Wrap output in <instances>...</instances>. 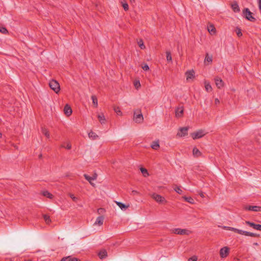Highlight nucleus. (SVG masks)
Listing matches in <instances>:
<instances>
[{
    "label": "nucleus",
    "instance_id": "obj_17",
    "mask_svg": "<svg viewBox=\"0 0 261 261\" xmlns=\"http://www.w3.org/2000/svg\"><path fill=\"white\" fill-rule=\"evenodd\" d=\"M151 147L154 150H157L160 147V144H159V141L156 140L155 141H153L151 144Z\"/></svg>",
    "mask_w": 261,
    "mask_h": 261
},
{
    "label": "nucleus",
    "instance_id": "obj_51",
    "mask_svg": "<svg viewBox=\"0 0 261 261\" xmlns=\"http://www.w3.org/2000/svg\"><path fill=\"white\" fill-rule=\"evenodd\" d=\"M92 178V180H94L96 179L97 178V175L96 174H95L93 176H91Z\"/></svg>",
    "mask_w": 261,
    "mask_h": 261
},
{
    "label": "nucleus",
    "instance_id": "obj_16",
    "mask_svg": "<svg viewBox=\"0 0 261 261\" xmlns=\"http://www.w3.org/2000/svg\"><path fill=\"white\" fill-rule=\"evenodd\" d=\"M117 205L121 208L122 211L126 210L128 207V205H126L121 202L115 201Z\"/></svg>",
    "mask_w": 261,
    "mask_h": 261
},
{
    "label": "nucleus",
    "instance_id": "obj_15",
    "mask_svg": "<svg viewBox=\"0 0 261 261\" xmlns=\"http://www.w3.org/2000/svg\"><path fill=\"white\" fill-rule=\"evenodd\" d=\"M103 217L102 216H99L97 218L95 223L94 225H99L101 226L103 224Z\"/></svg>",
    "mask_w": 261,
    "mask_h": 261
},
{
    "label": "nucleus",
    "instance_id": "obj_48",
    "mask_svg": "<svg viewBox=\"0 0 261 261\" xmlns=\"http://www.w3.org/2000/svg\"><path fill=\"white\" fill-rule=\"evenodd\" d=\"M197 258L196 256H193L189 258L188 261H197Z\"/></svg>",
    "mask_w": 261,
    "mask_h": 261
},
{
    "label": "nucleus",
    "instance_id": "obj_44",
    "mask_svg": "<svg viewBox=\"0 0 261 261\" xmlns=\"http://www.w3.org/2000/svg\"><path fill=\"white\" fill-rule=\"evenodd\" d=\"M142 68L145 71H148L149 70V67L148 65L146 64H145L142 66Z\"/></svg>",
    "mask_w": 261,
    "mask_h": 261
},
{
    "label": "nucleus",
    "instance_id": "obj_47",
    "mask_svg": "<svg viewBox=\"0 0 261 261\" xmlns=\"http://www.w3.org/2000/svg\"><path fill=\"white\" fill-rule=\"evenodd\" d=\"M236 33H237V35L239 37H240V36H241L242 35V33L241 32V30L240 29H237L236 30Z\"/></svg>",
    "mask_w": 261,
    "mask_h": 261
},
{
    "label": "nucleus",
    "instance_id": "obj_29",
    "mask_svg": "<svg viewBox=\"0 0 261 261\" xmlns=\"http://www.w3.org/2000/svg\"><path fill=\"white\" fill-rule=\"evenodd\" d=\"M231 8L233 11L235 12H237L240 11L239 7L238 5L236 3L232 4Z\"/></svg>",
    "mask_w": 261,
    "mask_h": 261
},
{
    "label": "nucleus",
    "instance_id": "obj_41",
    "mask_svg": "<svg viewBox=\"0 0 261 261\" xmlns=\"http://www.w3.org/2000/svg\"><path fill=\"white\" fill-rule=\"evenodd\" d=\"M0 32H1L3 34H7L8 33L7 30L6 29V28L3 27H0Z\"/></svg>",
    "mask_w": 261,
    "mask_h": 261
},
{
    "label": "nucleus",
    "instance_id": "obj_46",
    "mask_svg": "<svg viewBox=\"0 0 261 261\" xmlns=\"http://www.w3.org/2000/svg\"><path fill=\"white\" fill-rule=\"evenodd\" d=\"M252 207H253V206L246 205V206H244V209L245 210H247V211H252Z\"/></svg>",
    "mask_w": 261,
    "mask_h": 261
},
{
    "label": "nucleus",
    "instance_id": "obj_53",
    "mask_svg": "<svg viewBox=\"0 0 261 261\" xmlns=\"http://www.w3.org/2000/svg\"><path fill=\"white\" fill-rule=\"evenodd\" d=\"M222 228L224 229L228 230V228H229V226H222Z\"/></svg>",
    "mask_w": 261,
    "mask_h": 261
},
{
    "label": "nucleus",
    "instance_id": "obj_1",
    "mask_svg": "<svg viewBox=\"0 0 261 261\" xmlns=\"http://www.w3.org/2000/svg\"><path fill=\"white\" fill-rule=\"evenodd\" d=\"M150 196L156 202L160 204H165L167 202L164 197L156 193H153L150 194Z\"/></svg>",
    "mask_w": 261,
    "mask_h": 261
},
{
    "label": "nucleus",
    "instance_id": "obj_34",
    "mask_svg": "<svg viewBox=\"0 0 261 261\" xmlns=\"http://www.w3.org/2000/svg\"><path fill=\"white\" fill-rule=\"evenodd\" d=\"M140 170L144 177H147L149 175V173L145 168H141Z\"/></svg>",
    "mask_w": 261,
    "mask_h": 261
},
{
    "label": "nucleus",
    "instance_id": "obj_9",
    "mask_svg": "<svg viewBox=\"0 0 261 261\" xmlns=\"http://www.w3.org/2000/svg\"><path fill=\"white\" fill-rule=\"evenodd\" d=\"M188 127H184L180 128L179 132L177 134V136L180 137H184L188 134Z\"/></svg>",
    "mask_w": 261,
    "mask_h": 261
},
{
    "label": "nucleus",
    "instance_id": "obj_5",
    "mask_svg": "<svg viewBox=\"0 0 261 261\" xmlns=\"http://www.w3.org/2000/svg\"><path fill=\"white\" fill-rule=\"evenodd\" d=\"M206 133L203 130H199L197 132L191 134V137L194 140L199 139L204 136Z\"/></svg>",
    "mask_w": 261,
    "mask_h": 261
},
{
    "label": "nucleus",
    "instance_id": "obj_54",
    "mask_svg": "<svg viewBox=\"0 0 261 261\" xmlns=\"http://www.w3.org/2000/svg\"><path fill=\"white\" fill-rule=\"evenodd\" d=\"M260 3H261V0H259V8H260V9H261V4H260Z\"/></svg>",
    "mask_w": 261,
    "mask_h": 261
},
{
    "label": "nucleus",
    "instance_id": "obj_50",
    "mask_svg": "<svg viewBox=\"0 0 261 261\" xmlns=\"http://www.w3.org/2000/svg\"><path fill=\"white\" fill-rule=\"evenodd\" d=\"M133 195H137L139 194V192L136 190H133L132 192Z\"/></svg>",
    "mask_w": 261,
    "mask_h": 261
},
{
    "label": "nucleus",
    "instance_id": "obj_20",
    "mask_svg": "<svg viewBox=\"0 0 261 261\" xmlns=\"http://www.w3.org/2000/svg\"><path fill=\"white\" fill-rule=\"evenodd\" d=\"M207 31L211 35H214L216 32V30L213 25H210L207 27Z\"/></svg>",
    "mask_w": 261,
    "mask_h": 261
},
{
    "label": "nucleus",
    "instance_id": "obj_55",
    "mask_svg": "<svg viewBox=\"0 0 261 261\" xmlns=\"http://www.w3.org/2000/svg\"><path fill=\"white\" fill-rule=\"evenodd\" d=\"M200 196H201V197H204V194H203V193H200Z\"/></svg>",
    "mask_w": 261,
    "mask_h": 261
},
{
    "label": "nucleus",
    "instance_id": "obj_8",
    "mask_svg": "<svg viewBox=\"0 0 261 261\" xmlns=\"http://www.w3.org/2000/svg\"><path fill=\"white\" fill-rule=\"evenodd\" d=\"M229 253V248L227 247H224L222 248L220 250V255L221 257H226Z\"/></svg>",
    "mask_w": 261,
    "mask_h": 261
},
{
    "label": "nucleus",
    "instance_id": "obj_31",
    "mask_svg": "<svg viewBox=\"0 0 261 261\" xmlns=\"http://www.w3.org/2000/svg\"><path fill=\"white\" fill-rule=\"evenodd\" d=\"M166 59H167V61L169 62H172V56H171L170 52L167 51H166Z\"/></svg>",
    "mask_w": 261,
    "mask_h": 261
},
{
    "label": "nucleus",
    "instance_id": "obj_18",
    "mask_svg": "<svg viewBox=\"0 0 261 261\" xmlns=\"http://www.w3.org/2000/svg\"><path fill=\"white\" fill-rule=\"evenodd\" d=\"M98 256L100 259L105 258L107 256V252L106 250L103 249L99 251Z\"/></svg>",
    "mask_w": 261,
    "mask_h": 261
},
{
    "label": "nucleus",
    "instance_id": "obj_60",
    "mask_svg": "<svg viewBox=\"0 0 261 261\" xmlns=\"http://www.w3.org/2000/svg\"><path fill=\"white\" fill-rule=\"evenodd\" d=\"M129 1H130V2H134V0H129Z\"/></svg>",
    "mask_w": 261,
    "mask_h": 261
},
{
    "label": "nucleus",
    "instance_id": "obj_45",
    "mask_svg": "<svg viewBox=\"0 0 261 261\" xmlns=\"http://www.w3.org/2000/svg\"><path fill=\"white\" fill-rule=\"evenodd\" d=\"M122 3V6L123 9L125 11H127L128 9V4L126 3Z\"/></svg>",
    "mask_w": 261,
    "mask_h": 261
},
{
    "label": "nucleus",
    "instance_id": "obj_2",
    "mask_svg": "<svg viewBox=\"0 0 261 261\" xmlns=\"http://www.w3.org/2000/svg\"><path fill=\"white\" fill-rule=\"evenodd\" d=\"M134 120L138 123H141L143 121V116L140 110L134 111Z\"/></svg>",
    "mask_w": 261,
    "mask_h": 261
},
{
    "label": "nucleus",
    "instance_id": "obj_43",
    "mask_svg": "<svg viewBox=\"0 0 261 261\" xmlns=\"http://www.w3.org/2000/svg\"><path fill=\"white\" fill-rule=\"evenodd\" d=\"M134 86L136 89H138L140 86L141 84L139 81H136L134 82Z\"/></svg>",
    "mask_w": 261,
    "mask_h": 261
},
{
    "label": "nucleus",
    "instance_id": "obj_30",
    "mask_svg": "<svg viewBox=\"0 0 261 261\" xmlns=\"http://www.w3.org/2000/svg\"><path fill=\"white\" fill-rule=\"evenodd\" d=\"M42 195L44 196L47 197H48V198H49L50 199H51L53 197V195L51 194H50V193H49L47 191H43L42 192Z\"/></svg>",
    "mask_w": 261,
    "mask_h": 261
},
{
    "label": "nucleus",
    "instance_id": "obj_49",
    "mask_svg": "<svg viewBox=\"0 0 261 261\" xmlns=\"http://www.w3.org/2000/svg\"><path fill=\"white\" fill-rule=\"evenodd\" d=\"M68 258V256L64 257L61 259L60 261H67Z\"/></svg>",
    "mask_w": 261,
    "mask_h": 261
},
{
    "label": "nucleus",
    "instance_id": "obj_25",
    "mask_svg": "<svg viewBox=\"0 0 261 261\" xmlns=\"http://www.w3.org/2000/svg\"><path fill=\"white\" fill-rule=\"evenodd\" d=\"M213 61V58L212 56H209L208 54H206V56L204 59V63H205L206 62H207L208 63H212Z\"/></svg>",
    "mask_w": 261,
    "mask_h": 261
},
{
    "label": "nucleus",
    "instance_id": "obj_32",
    "mask_svg": "<svg viewBox=\"0 0 261 261\" xmlns=\"http://www.w3.org/2000/svg\"><path fill=\"white\" fill-rule=\"evenodd\" d=\"M61 147L65 148L67 149H70L71 148V145L69 142H65L61 145Z\"/></svg>",
    "mask_w": 261,
    "mask_h": 261
},
{
    "label": "nucleus",
    "instance_id": "obj_36",
    "mask_svg": "<svg viewBox=\"0 0 261 261\" xmlns=\"http://www.w3.org/2000/svg\"><path fill=\"white\" fill-rule=\"evenodd\" d=\"M174 191L179 194H182V191L181 188L178 186H175L174 188Z\"/></svg>",
    "mask_w": 261,
    "mask_h": 261
},
{
    "label": "nucleus",
    "instance_id": "obj_38",
    "mask_svg": "<svg viewBox=\"0 0 261 261\" xmlns=\"http://www.w3.org/2000/svg\"><path fill=\"white\" fill-rule=\"evenodd\" d=\"M67 261H80V260L76 257H72L71 256H68Z\"/></svg>",
    "mask_w": 261,
    "mask_h": 261
},
{
    "label": "nucleus",
    "instance_id": "obj_22",
    "mask_svg": "<svg viewBox=\"0 0 261 261\" xmlns=\"http://www.w3.org/2000/svg\"><path fill=\"white\" fill-rule=\"evenodd\" d=\"M182 198L184 199L185 201L191 204H194L195 202L194 200L191 197L183 196Z\"/></svg>",
    "mask_w": 261,
    "mask_h": 261
},
{
    "label": "nucleus",
    "instance_id": "obj_6",
    "mask_svg": "<svg viewBox=\"0 0 261 261\" xmlns=\"http://www.w3.org/2000/svg\"><path fill=\"white\" fill-rule=\"evenodd\" d=\"M243 14L246 18L250 21H253L255 19L252 16V13L248 8H246L244 10Z\"/></svg>",
    "mask_w": 261,
    "mask_h": 261
},
{
    "label": "nucleus",
    "instance_id": "obj_19",
    "mask_svg": "<svg viewBox=\"0 0 261 261\" xmlns=\"http://www.w3.org/2000/svg\"><path fill=\"white\" fill-rule=\"evenodd\" d=\"M88 136L91 140H96L98 138V136L96 134L92 131H90L88 133Z\"/></svg>",
    "mask_w": 261,
    "mask_h": 261
},
{
    "label": "nucleus",
    "instance_id": "obj_27",
    "mask_svg": "<svg viewBox=\"0 0 261 261\" xmlns=\"http://www.w3.org/2000/svg\"><path fill=\"white\" fill-rule=\"evenodd\" d=\"M229 230L233 231L235 232L238 233L240 234H242L243 230L239 229L234 227H229L228 228Z\"/></svg>",
    "mask_w": 261,
    "mask_h": 261
},
{
    "label": "nucleus",
    "instance_id": "obj_33",
    "mask_svg": "<svg viewBox=\"0 0 261 261\" xmlns=\"http://www.w3.org/2000/svg\"><path fill=\"white\" fill-rule=\"evenodd\" d=\"M92 102L95 107L98 106V101L96 97L94 95H92L91 97Z\"/></svg>",
    "mask_w": 261,
    "mask_h": 261
},
{
    "label": "nucleus",
    "instance_id": "obj_21",
    "mask_svg": "<svg viewBox=\"0 0 261 261\" xmlns=\"http://www.w3.org/2000/svg\"><path fill=\"white\" fill-rule=\"evenodd\" d=\"M242 235H245L247 236H250V237H259V234H257L256 233L250 232L247 231L243 230Z\"/></svg>",
    "mask_w": 261,
    "mask_h": 261
},
{
    "label": "nucleus",
    "instance_id": "obj_26",
    "mask_svg": "<svg viewBox=\"0 0 261 261\" xmlns=\"http://www.w3.org/2000/svg\"><path fill=\"white\" fill-rule=\"evenodd\" d=\"M42 133L47 138H49L50 135L49 132L45 128H42Z\"/></svg>",
    "mask_w": 261,
    "mask_h": 261
},
{
    "label": "nucleus",
    "instance_id": "obj_59",
    "mask_svg": "<svg viewBox=\"0 0 261 261\" xmlns=\"http://www.w3.org/2000/svg\"><path fill=\"white\" fill-rule=\"evenodd\" d=\"M259 230L261 231V225H260V227H259Z\"/></svg>",
    "mask_w": 261,
    "mask_h": 261
},
{
    "label": "nucleus",
    "instance_id": "obj_52",
    "mask_svg": "<svg viewBox=\"0 0 261 261\" xmlns=\"http://www.w3.org/2000/svg\"><path fill=\"white\" fill-rule=\"evenodd\" d=\"M215 103H216V105H217V104L219 103L220 101H219V100L218 98H216V99H215Z\"/></svg>",
    "mask_w": 261,
    "mask_h": 261
},
{
    "label": "nucleus",
    "instance_id": "obj_23",
    "mask_svg": "<svg viewBox=\"0 0 261 261\" xmlns=\"http://www.w3.org/2000/svg\"><path fill=\"white\" fill-rule=\"evenodd\" d=\"M204 86H205V90L206 91L208 92V91H212V87L209 82H208L207 81H205L204 82Z\"/></svg>",
    "mask_w": 261,
    "mask_h": 261
},
{
    "label": "nucleus",
    "instance_id": "obj_35",
    "mask_svg": "<svg viewBox=\"0 0 261 261\" xmlns=\"http://www.w3.org/2000/svg\"><path fill=\"white\" fill-rule=\"evenodd\" d=\"M252 211L255 212H261V206H253Z\"/></svg>",
    "mask_w": 261,
    "mask_h": 261
},
{
    "label": "nucleus",
    "instance_id": "obj_56",
    "mask_svg": "<svg viewBox=\"0 0 261 261\" xmlns=\"http://www.w3.org/2000/svg\"><path fill=\"white\" fill-rule=\"evenodd\" d=\"M253 245H255V246H258V244L257 243H253Z\"/></svg>",
    "mask_w": 261,
    "mask_h": 261
},
{
    "label": "nucleus",
    "instance_id": "obj_42",
    "mask_svg": "<svg viewBox=\"0 0 261 261\" xmlns=\"http://www.w3.org/2000/svg\"><path fill=\"white\" fill-rule=\"evenodd\" d=\"M69 195L73 201L76 202L78 200V198L75 197L73 194H69Z\"/></svg>",
    "mask_w": 261,
    "mask_h": 261
},
{
    "label": "nucleus",
    "instance_id": "obj_28",
    "mask_svg": "<svg viewBox=\"0 0 261 261\" xmlns=\"http://www.w3.org/2000/svg\"><path fill=\"white\" fill-rule=\"evenodd\" d=\"M114 112L117 114V115L122 116V112L120 110V108L118 107H114L113 108Z\"/></svg>",
    "mask_w": 261,
    "mask_h": 261
},
{
    "label": "nucleus",
    "instance_id": "obj_3",
    "mask_svg": "<svg viewBox=\"0 0 261 261\" xmlns=\"http://www.w3.org/2000/svg\"><path fill=\"white\" fill-rule=\"evenodd\" d=\"M49 86L50 88L54 91V92L56 93H58L60 90V87L59 83L55 80H52L49 82Z\"/></svg>",
    "mask_w": 261,
    "mask_h": 261
},
{
    "label": "nucleus",
    "instance_id": "obj_61",
    "mask_svg": "<svg viewBox=\"0 0 261 261\" xmlns=\"http://www.w3.org/2000/svg\"><path fill=\"white\" fill-rule=\"evenodd\" d=\"M41 156H42V155H41V154H40V155H39V158H41Z\"/></svg>",
    "mask_w": 261,
    "mask_h": 261
},
{
    "label": "nucleus",
    "instance_id": "obj_39",
    "mask_svg": "<svg viewBox=\"0 0 261 261\" xmlns=\"http://www.w3.org/2000/svg\"><path fill=\"white\" fill-rule=\"evenodd\" d=\"M43 217L46 223L49 224L51 220L48 216L44 215Z\"/></svg>",
    "mask_w": 261,
    "mask_h": 261
},
{
    "label": "nucleus",
    "instance_id": "obj_4",
    "mask_svg": "<svg viewBox=\"0 0 261 261\" xmlns=\"http://www.w3.org/2000/svg\"><path fill=\"white\" fill-rule=\"evenodd\" d=\"M171 232L177 234H180V235H189L191 231L187 229H180V228H173L171 230Z\"/></svg>",
    "mask_w": 261,
    "mask_h": 261
},
{
    "label": "nucleus",
    "instance_id": "obj_57",
    "mask_svg": "<svg viewBox=\"0 0 261 261\" xmlns=\"http://www.w3.org/2000/svg\"><path fill=\"white\" fill-rule=\"evenodd\" d=\"M14 147H15L16 149H18V147H17V146H15V145H14Z\"/></svg>",
    "mask_w": 261,
    "mask_h": 261
},
{
    "label": "nucleus",
    "instance_id": "obj_58",
    "mask_svg": "<svg viewBox=\"0 0 261 261\" xmlns=\"http://www.w3.org/2000/svg\"><path fill=\"white\" fill-rule=\"evenodd\" d=\"M2 133H0V138H2Z\"/></svg>",
    "mask_w": 261,
    "mask_h": 261
},
{
    "label": "nucleus",
    "instance_id": "obj_10",
    "mask_svg": "<svg viewBox=\"0 0 261 261\" xmlns=\"http://www.w3.org/2000/svg\"><path fill=\"white\" fill-rule=\"evenodd\" d=\"M214 80L216 85L218 88L220 89L223 87L224 83L220 77L216 76L215 77Z\"/></svg>",
    "mask_w": 261,
    "mask_h": 261
},
{
    "label": "nucleus",
    "instance_id": "obj_37",
    "mask_svg": "<svg viewBox=\"0 0 261 261\" xmlns=\"http://www.w3.org/2000/svg\"><path fill=\"white\" fill-rule=\"evenodd\" d=\"M84 177L90 183L91 185H93V183L92 182L93 180L91 176H90L87 174H84Z\"/></svg>",
    "mask_w": 261,
    "mask_h": 261
},
{
    "label": "nucleus",
    "instance_id": "obj_24",
    "mask_svg": "<svg viewBox=\"0 0 261 261\" xmlns=\"http://www.w3.org/2000/svg\"><path fill=\"white\" fill-rule=\"evenodd\" d=\"M193 154L194 156L198 157L201 155L200 151L196 147L193 149Z\"/></svg>",
    "mask_w": 261,
    "mask_h": 261
},
{
    "label": "nucleus",
    "instance_id": "obj_40",
    "mask_svg": "<svg viewBox=\"0 0 261 261\" xmlns=\"http://www.w3.org/2000/svg\"><path fill=\"white\" fill-rule=\"evenodd\" d=\"M138 44L139 46V47L141 48V49H144L145 48V45H144V43H143V42L142 40H139L138 42Z\"/></svg>",
    "mask_w": 261,
    "mask_h": 261
},
{
    "label": "nucleus",
    "instance_id": "obj_7",
    "mask_svg": "<svg viewBox=\"0 0 261 261\" xmlns=\"http://www.w3.org/2000/svg\"><path fill=\"white\" fill-rule=\"evenodd\" d=\"M186 80L189 82L195 77V72L193 70H188L186 72Z\"/></svg>",
    "mask_w": 261,
    "mask_h": 261
},
{
    "label": "nucleus",
    "instance_id": "obj_11",
    "mask_svg": "<svg viewBox=\"0 0 261 261\" xmlns=\"http://www.w3.org/2000/svg\"><path fill=\"white\" fill-rule=\"evenodd\" d=\"M245 223L247 224L248 225L250 226V227H252L253 228H254L255 230H259V227H260V224H256L253 222H250L249 221H246Z\"/></svg>",
    "mask_w": 261,
    "mask_h": 261
},
{
    "label": "nucleus",
    "instance_id": "obj_12",
    "mask_svg": "<svg viewBox=\"0 0 261 261\" xmlns=\"http://www.w3.org/2000/svg\"><path fill=\"white\" fill-rule=\"evenodd\" d=\"M64 112L66 116H69L72 114V111L71 107L69 105H66L64 107Z\"/></svg>",
    "mask_w": 261,
    "mask_h": 261
},
{
    "label": "nucleus",
    "instance_id": "obj_14",
    "mask_svg": "<svg viewBox=\"0 0 261 261\" xmlns=\"http://www.w3.org/2000/svg\"><path fill=\"white\" fill-rule=\"evenodd\" d=\"M97 118L101 124H104L106 123V119L103 113L98 114Z\"/></svg>",
    "mask_w": 261,
    "mask_h": 261
},
{
    "label": "nucleus",
    "instance_id": "obj_13",
    "mask_svg": "<svg viewBox=\"0 0 261 261\" xmlns=\"http://www.w3.org/2000/svg\"><path fill=\"white\" fill-rule=\"evenodd\" d=\"M184 113V108L182 107H178L175 110V116L177 117H180Z\"/></svg>",
    "mask_w": 261,
    "mask_h": 261
}]
</instances>
